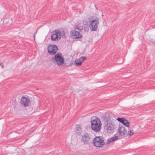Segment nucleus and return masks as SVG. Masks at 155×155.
<instances>
[{"instance_id":"obj_18","label":"nucleus","mask_w":155,"mask_h":155,"mask_svg":"<svg viewBox=\"0 0 155 155\" xmlns=\"http://www.w3.org/2000/svg\"><path fill=\"white\" fill-rule=\"evenodd\" d=\"M102 16H104V15H103V14H102Z\"/></svg>"},{"instance_id":"obj_13","label":"nucleus","mask_w":155,"mask_h":155,"mask_svg":"<svg viewBox=\"0 0 155 155\" xmlns=\"http://www.w3.org/2000/svg\"><path fill=\"white\" fill-rule=\"evenodd\" d=\"M119 134L121 136H123L127 133V131L125 129V127L124 126H119L118 129Z\"/></svg>"},{"instance_id":"obj_17","label":"nucleus","mask_w":155,"mask_h":155,"mask_svg":"<svg viewBox=\"0 0 155 155\" xmlns=\"http://www.w3.org/2000/svg\"><path fill=\"white\" fill-rule=\"evenodd\" d=\"M2 68H4V66L3 65H2Z\"/></svg>"},{"instance_id":"obj_16","label":"nucleus","mask_w":155,"mask_h":155,"mask_svg":"<svg viewBox=\"0 0 155 155\" xmlns=\"http://www.w3.org/2000/svg\"><path fill=\"white\" fill-rule=\"evenodd\" d=\"M128 134L130 136H131L134 134L133 131H132L130 130L128 131Z\"/></svg>"},{"instance_id":"obj_8","label":"nucleus","mask_w":155,"mask_h":155,"mask_svg":"<svg viewBox=\"0 0 155 155\" xmlns=\"http://www.w3.org/2000/svg\"><path fill=\"white\" fill-rule=\"evenodd\" d=\"M58 50V47L55 45H50L48 48V52L52 55L55 54Z\"/></svg>"},{"instance_id":"obj_9","label":"nucleus","mask_w":155,"mask_h":155,"mask_svg":"<svg viewBox=\"0 0 155 155\" xmlns=\"http://www.w3.org/2000/svg\"><path fill=\"white\" fill-rule=\"evenodd\" d=\"M82 140L84 144H87L90 143L91 141L90 135L88 134H85L83 136Z\"/></svg>"},{"instance_id":"obj_1","label":"nucleus","mask_w":155,"mask_h":155,"mask_svg":"<svg viewBox=\"0 0 155 155\" xmlns=\"http://www.w3.org/2000/svg\"><path fill=\"white\" fill-rule=\"evenodd\" d=\"M91 122L92 129L96 132H99L101 127V123L100 119L97 117H92L91 119Z\"/></svg>"},{"instance_id":"obj_15","label":"nucleus","mask_w":155,"mask_h":155,"mask_svg":"<svg viewBox=\"0 0 155 155\" xmlns=\"http://www.w3.org/2000/svg\"><path fill=\"white\" fill-rule=\"evenodd\" d=\"M75 131L76 133L78 135H80L81 134V130L79 125H78L76 126Z\"/></svg>"},{"instance_id":"obj_11","label":"nucleus","mask_w":155,"mask_h":155,"mask_svg":"<svg viewBox=\"0 0 155 155\" xmlns=\"http://www.w3.org/2000/svg\"><path fill=\"white\" fill-rule=\"evenodd\" d=\"M119 122L123 124L124 125L127 127H129L130 122L124 118H120L118 117L117 119Z\"/></svg>"},{"instance_id":"obj_7","label":"nucleus","mask_w":155,"mask_h":155,"mask_svg":"<svg viewBox=\"0 0 155 155\" xmlns=\"http://www.w3.org/2000/svg\"><path fill=\"white\" fill-rule=\"evenodd\" d=\"M94 145L97 147H101L105 144L104 140L101 137H96L93 141Z\"/></svg>"},{"instance_id":"obj_4","label":"nucleus","mask_w":155,"mask_h":155,"mask_svg":"<svg viewBox=\"0 0 155 155\" xmlns=\"http://www.w3.org/2000/svg\"><path fill=\"white\" fill-rule=\"evenodd\" d=\"M61 37L65 38V33L64 31L56 30L54 31L51 35V39L52 41H59Z\"/></svg>"},{"instance_id":"obj_12","label":"nucleus","mask_w":155,"mask_h":155,"mask_svg":"<svg viewBox=\"0 0 155 155\" xmlns=\"http://www.w3.org/2000/svg\"><path fill=\"white\" fill-rule=\"evenodd\" d=\"M86 59V58L85 57H82L76 59L74 63L77 66H80L81 65L82 63Z\"/></svg>"},{"instance_id":"obj_6","label":"nucleus","mask_w":155,"mask_h":155,"mask_svg":"<svg viewBox=\"0 0 155 155\" xmlns=\"http://www.w3.org/2000/svg\"><path fill=\"white\" fill-rule=\"evenodd\" d=\"M52 61L53 63L57 64L58 66H61L64 64V60L61 54L58 53L52 58Z\"/></svg>"},{"instance_id":"obj_2","label":"nucleus","mask_w":155,"mask_h":155,"mask_svg":"<svg viewBox=\"0 0 155 155\" xmlns=\"http://www.w3.org/2000/svg\"><path fill=\"white\" fill-rule=\"evenodd\" d=\"M75 30L71 31L70 34L72 38L74 39L81 38L82 37V35L80 31L83 29V27L79 24L75 25L74 28Z\"/></svg>"},{"instance_id":"obj_3","label":"nucleus","mask_w":155,"mask_h":155,"mask_svg":"<svg viewBox=\"0 0 155 155\" xmlns=\"http://www.w3.org/2000/svg\"><path fill=\"white\" fill-rule=\"evenodd\" d=\"M89 27L91 31H96L97 30L98 25L99 22L98 18L93 17L89 18L88 19Z\"/></svg>"},{"instance_id":"obj_10","label":"nucleus","mask_w":155,"mask_h":155,"mask_svg":"<svg viewBox=\"0 0 155 155\" xmlns=\"http://www.w3.org/2000/svg\"><path fill=\"white\" fill-rule=\"evenodd\" d=\"M21 104L24 107H27L30 103V101L29 99L25 97H22L21 99Z\"/></svg>"},{"instance_id":"obj_19","label":"nucleus","mask_w":155,"mask_h":155,"mask_svg":"<svg viewBox=\"0 0 155 155\" xmlns=\"http://www.w3.org/2000/svg\"><path fill=\"white\" fill-rule=\"evenodd\" d=\"M96 9H97V8L96 7Z\"/></svg>"},{"instance_id":"obj_5","label":"nucleus","mask_w":155,"mask_h":155,"mask_svg":"<svg viewBox=\"0 0 155 155\" xmlns=\"http://www.w3.org/2000/svg\"><path fill=\"white\" fill-rule=\"evenodd\" d=\"M107 119L105 121L104 128L108 133H112L115 128L114 126L109 119Z\"/></svg>"},{"instance_id":"obj_14","label":"nucleus","mask_w":155,"mask_h":155,"mask_svg":"<svg viewBox=\"0 0 155 155\" xmlns=\"http://www.w3.org/2000/svg\"><path fill=\"white\" fill-rule=\"evenodd\" d=\"M118 137L117 136H115L111 137L107 140V143L109 144L112 142H114L117 140L118 139Z\"/></svg>"}]
</instances>
